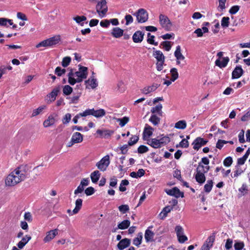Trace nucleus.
Segmentation results:
<instances>
[{"instance_id":"nucleus-37","label":"nucleus","mask_w":250,"mask_h":250,"mask_svg":"<svg viewBox=\"0 0 250 250\" xmlns=\"http://www.w3.org/2000/svg\"><path fill=\"white\" fill-rule=\"evenodd\" d=\"M105 115V111L104 109L95 110L93 108L92 116L96 118H101Z\"/></svg>"},{"instance_id":"nucleus-41","label":"nucleus","mask_w":250,"mask_h":250,"mask_svg":"<svg viewBox=\"0 0 250 250\" xmlns=\"http://www.w3.org/2000/svg\"><path fill=\"white\" fill-rule=\"evenodd\" d=\"M153 56L157 60V61H165V56L163 53L160 50H157L154 52Z\"/></svg>"},{"instance_id":"nucleus-45","label":"nucleus","mask_w":250,"mask_h":250,"mask_svg":"<svg viewBox=\"0 0 250 250\" xmlns=\"http://www.w3.org/2000/svg\"><path fill=\"white\" fill-rule=\"evenodd\" d=\"M116 120L119 123V125L121 127H123L129 122V119L128 117L125 116L122 118H117Z\"/></svg>"},{"instance_id":"nucleus-18","label":"nucleus","mask_w":250,"mask_h":250,"mask_svg":"<svg viewBox=\"0 0 250 250\" xmlns=\"http://www.w3.org/2000/svg\"><path fill=\"white\" fill-rule=\"evenodd\" d=\"M86 88L94 89L98 86V83L95 76H90L88 80L85 81Z\"/></svg>"},{"instance_id":"nucleus-48","label":"nucleus","mask_w":250,"mask_h":250,"mask_svg":"<svg viewBox=\"0 0 250 250\" xmlns=\"http://www.w3.org/2000/svg\"><path fill=\"white\" fill-rule=\"evenodd\" d=\"M229 23V18L228 17H224L222 18L221 24L223 28H227Z\"/></svg>"},{"instance_id":"nucleus-28","label":"nucleus","mask_w":250,"mask_h":250,"mask_svg":"<svg viewBox=\"0 0 250 250\" xmlns=\"http://www.w3.org/2000/svg\"><path fill=\"white\" fill-rule=\"evenodd\" d=\"M243 73V70L241 66H237L232 72V79L239 78Z\"/></svg>"},{"instance_id":"nucleus-30","label":"nucleus","mask_w":250,"mask_h":250,"mask_svg":"<svg viewBox=\"0 0 250 250\" xmlns=\"http://www.w3.org/2000/svg\"><path fill=\"white\" fill-rule=\"evenodd\" d=\"M158 88L157 84H153L151 85L147 86L144 87L142 90V92L145 94L147 95L152 92L155 91Z\"/></svg>"},{"instance_id":"nucleus-24","label":"nucleus","mask_w":250,"mask_h":250,"mask_svg":"<svg viewBox=\"0 0 250 250\" xmlns=\"http://www.w3.org/2000/svg\"><path fill=\"white\" fill-rule=\"evenodd\" d=\"M31 239V236L30 235H26L17 243V246L19 249H22Z\"/></svg>"},{"instance_id":"nucleus-26","label":"nucleus","mask_w":250,"mask_h":250,"mask_svg":"<svg viewBox=\"0 0 250 250\" xmlns=\"http://www.w3.org/2000/svg\"><path fill=\"white\" fill-rule=\"evenodd\" d=\"M144 34L141 31L135 32L132 36V40L135 43L141 42L144 39Z\"/></svg>"},{"instance_id":"nucleus-53","label":"nucleus","mask_w":250,"mask_h":250,"mask_svg":"<svg viewBox=\"0 0 250 250\" xmlns=\"http://www.w3.org/2000/svg\"><path fill=\"white\" fill-rule=\"evenodd\" d=\"M118 209L122 213L125 214L129 211V207L127 205H122L118 207Z\"/></svg>"},{"instance_id":"nucleus-57","label":"nucleus","mask_w":250,"mask_h":250,"mask_svg":"<svg viewBox=\"0 0 250 250\" xmlns=\"http://www.w3.org/2000/svg\"><path fill=\"white\" fill-rule=\"evenodd\" d=\"M139 137L136 136H132L129 139V141L128 142V144L129 146H133L134 144H135L138 141Z\"/></svg>"},{"instance_id":"nucleus-40","label":"nucleus","mask_w":250,"mask_h":250,"mask_svg":"<svg viewBox=\"0 0 250 250\" xmlns=\"http://www.w3.org/2000/svg\"><path fill=\"white\" fill-rule=\"evenodd\" d=\"M130 225V222L128 220H125L118 225V229H127Z\"/></svg>"},{"instance_id":"nucleus-42","label":"nucleus","mask_w":250,"mask_h":250,"mask_svg":"<svg viewBox=\"0 0 250 250\" xmlns=\"http://www.w3.org/2000/svg\"><path fill=\"white\" fill-rule=\"evenodd\" d=\"M187 127V123L185 120H180L175 124L174 127L179 129H184Z\"/></svg>"},{"instance_id":"nucleus-38","label":"nucleus","mask_w":250,"mask_h":250,"mask_svg":"<svg viewBox=\"0 0 250 250\" xmlns=\"http://www.w3.org/2000/svg\"><path fill=\"white\" fill-rule=\"evenodd\" d=\"M143 239V233L139 232L137 234V237L134 238L133 240V244L136 246L139 247L141 245Z\"/></svg>"},{"instance_id":"nucleus-15","label":"nucleus","mask_w":250,"mask_h":250,"mask_svg":"<svg viewBox=\"0 0 250 250\" xmlns=\"http://www.w3.org/2000/svg\"><path fill=\"white\" fill-rule=\"evenodd\" d=\"M57 121L56 116L54 114H50L43 121L42 125L44 128L52 127L56 124Z\"/></svg>"},{"instance_id":"nucleus-29","label":"nucleus","mask_w":250,"mask_h":250,"mask_svg":"<svg viewBox=\"0 0 250 250\" xmlns=\"http://www.w3.org/2000/svg\"><path fill=\"white\" fill-rule=\"evenodd\" d=\"M229 58L228 57L222 58V61H221L220 59H217L215 61V63L216 66H218L220 68H224L225 67L229 62Z\"/></svg>"},{"instance_id":"nucleus-43","label":"nucleus","mask_w":250,"mask_h":250,"mask_svg":"<svg viewBox=\"0 0 250 250\" xmlns=\"http://www.w3.org/2000/svg\"><path fill=\"white\" fill-rule=\"evenodd\" d=\"M73 91V88L69 85H65L62 87V92L64 96L70 95Z\"/></svg>"},{"instance_id":"nucleus-47","label":"nucleus","mask_w":250,"mask_h":250,"mask_svg":"<svg viewBox=\"0 0 250 250\" xmlns=\"http://www.w3.org/2000/svg\"><path fill=\"white\" fill-rule=\"evenodd\" d=\"M213 182L212 180H208L204 186V190L207 193H209L212 189Z\"/></svg>"},{"instance_id":"nucleus-17","label":"nucleus","mask_w":250,"mask_h":250,"mask_svg":"<svg viewBox=\"0 0 250 250\" xmlns=\"http://www.w3.org/2000/svg\"><path fill=\"white\" fill-rule=\"evenodd\" d=\"M154 129L148 124H146L143 133V138L146 142L147 140L150 139V137L152 136Z\"/></svg>"},{"instance_id":"nucleus-46","label":"nucleus","mask_w":250,"mask_h":250,"mask_svg":"<svg viewBox=\"0 0 250 250\" xmlns=\"http://www.w3.org/2000/svg\"><path fill=\"white\" fill-rule=\"evenodd\" d=\"M44 105L40 106L37 108L34 109L32 111V117H35L42 113L43 110L45 108Z\"/></svg>"},{"instance_id":"nucleus-51","label":"nucleus","mask_w":250,"mask_h":250,"mask_svg":"<svg viewBox=\"0 0 250 250\" xmlns=\"http://www.w3.org/2000/svg\"><path fill=\"white\" fill-rule=\"evenodd\" d=\"M129 184V182L127 180H123L121 181L119 187V190L122 192L125 191L126 190V186Z\"/></svg>"},{"instance_id":"nucleus-7","label":"nucleus","mask_w":250,"mask_h":250,"mask_svg":"<svg viewBox=\"0 0 250 250\" xmlns=\"http://www.w3.org/2000/svg\"><path fill=\"white\" fill-rule=\"evenodd\" d=\"M134 15L136 16L137 21L139 23H144L147 21L148 18V13L144 8L139 9Z\"/></svg>"},{"instance_id":"nucleus-33","label":"nucleus","mask_w":250,"mask_h":250,"mask_svg":"<svg viewBox=\"0 0 250 250\" xmlns=\"http://www.w3.org/2000/svg\"><path fill=\"white\" fill-rule=\"evenodd\" d=\"M96 132L103 137L107 138L113 133V131L110 130L98 129Z\"/></svg>"},{"instance_id":"nucleus-6","label":"nucleus","mask_w":250,"mask_h":250,"mask_svg":"<svg viewBox=\"0 0 250 250\" xmlns=\"http://www.w3.org/2000/svg\"><path fill=\"white\" fill-rule=\"evenodd\" d=\"M159 21L161 26L165 30L168 31L171 30L172 23L167 16L160 14L159 16Z\"/></svg>"},{"instance_id":"nucleus-55","label":"nucleus","mask_w":250,"mask_h":250,"mask_svg":"<svg viewBox=\"0 0 250 250\" xmlns=\"http://www.w3.org/2000/svg\"><path fill=\"white\" fill-rule=\"evenodd\" d=\"M81 94L79 93L76 95H74L71 97L67 98V99L70 100V103L72 104H76L78 103V101L80 97Z\"/></svg>"},{"instance_id":"nucleus-10","label":"nucleus","mask_w":250,"mask_h":250,"mask_svg":"<svg viewBox=\"0 0 250 250\" xmlns=\"http://www.w3.org/2000/svg\"><path fill=\"white\" fill-rule=\"evenodd\" d=\"M110 164L109 156L106 155L103 157L100 161L96 164L97 168L102 171H104L106 170L107 167Z\"/></svg>"},{"instance_id":"nucleus-16","label":"nucleus","mask_w":250,"mask_h":250,"mask_svg":"<svg viewBox=\"0 0 250 250\" xmlns=\"http://www.w3.org/2000/svg\"><path fill=\"white\" fill-rule=\"evenodd\" d=\"M165 191L167 195L174 196L177 198L184 197V193L181 192L177 187H174L172 189H166Z\"/></svg>"},{"instance_id":"nucleus-2","label":"nucleus","mask_w":250,"mask_h":250,"mask_svg":"<svg viewBox=\"0 0 250 250\" xmlns=\"http://www.w3.org/2000/svg\"><path fill=\"white\" fill-rule=\"evenodd\" d=\"M170 138L164 134L158 136L157 138H151L147 140V144L154 148H161L170 142Z\"/></svg>"},{"instance_id":"nucleus-61","label":"nucleus","mask_w":250,"mask_h":250,"mask_svg":"<svg viewBox=\"0 0 250 250\" xmlns=\"http://www.w3.org/2000/svg\"><path fill=\"white\" fill-rule=\"evenodd\" d=\"M165 65V61H157L156 65V69L158 71H161L163 69L164 65Z\"/></svg>"},{"instance_id":"nucleus-36","label":"nucleus","mask_w":250,"mask_h":250,"mask_svg":"<svg viewBox=\"0 0 250 250\" xmlns=\"http://www.w3.org/2000/svg\"><path fill=\"white\" fill-rule=\"evenodd\" d=\"M73 19L77 23L83 26L84 25V21H86L87 18L84 16H77L73 17Z\"/></svg>"},{"instance_id":"nucleus-31","label":"nucleus","mask_w":250,"mask_h":250,"mask_svg":"<svg viewBox=\"0 0 250 250\" xmlns=\"http://www.w3.org/2000/svg\"><path fill=\"white\" fill-rule=\"evenodd\" d=\"M163 106L162 104H159L156 105L155 106L152 107L151 109V114H156L159 116H163V111H162Z\"/></svg>"},{"instance_id":"nucleus-35","label":"nucleus","mask_w":250,"mask_h":250,"mask_svg":"<svg viewBox=\"0 0 250 250\" xmlns=\"http://www.w3.org/2000/svg\"><path fill=\"white\" fill-rule=\"evenodd\" d=\"M172 209V207L170 206L165 207L162 211L159 214V216L162 219H164L166 218L167 215V213L170 212Z\"/></svg>"},{"instance_id":"nucleus-23","label":"nucleus","mask_w":250,"mask_h":250,"mask_svg":"<svg viewBox=\"0 0 250 250\" xmlns=\"http://www.w3.org/2000/svg\"><path fill=\"white\" fill-rule=\"evenodd\" d=\"M131 241L129 239L124 238L120 241L117 245V248L119 250H123L130 245Z\"/></svg>"},{"instance_id":"nucleus-25","label":"nucleus","mask_w":250,"mask_h":250,"mask_svg":"<svg viewBox=\"0 0 250 250\" xmlns=\"http://www.w3.org/2000/svg\"><path fill=\"white\" fill-rule=\"evenodd\" d=\"M152 228V226H150L145 231V238L146 242H151L153 240L154 233L150 229Z\"/></svg>"},{"instance_id":"nucleus-56","label":"nucleus","mask_w":250,"mask_h":250,"mask_svg":"<svg viewBox=\"0 0 250 250\" xmlns=\"http://www.w3.org/2000/svg\"><path fill=\"white\" fill-rule=\"evenodd\" d=\"M71 59L70 57H65L63 58L62 62V65L64 67H67L70 63Z\"/></svg>"},{"instance_id":"nucleus-60","label":"nucleus","mask_w":250,"mask_h":250,"mask_svg":"<svg viewBox=\"0 0 250 250\" xmlns=\"http://www.w3.org/2000/svg\"><path fill=\"white\" fill-rule=\"evenodd\" d=\"M232 163V159L229 156L225 159L223 161V164L225 167H229Z\"/></svg>"},{"instance_id":"nucleus-63","label":"nucleus","mask_w":250,"mask_h":250,"mask_svg":"<svg viewBox=\"0 0 250 250\" xmlns=\"http://www.w3.org/2000/svg\"><path fill=\"white\" fill-rule=\"evenodd\" d=\"M125 19V25H128L129 24L132 23L133 21V18L132 16L130 15H126Z\"/></svg>"},{"instance_id":"nucleus-12","label":"nucleus","mask_w":250,"mask_h":250,"mask_svg":"<svg viewBox=\"0 0 250 250\" xmlns=\"http://www.w3.org/2000/svg\"><path fill=\"white\" fill-rule=\"evenodd\" d=\"M20 182V181H18V177L14 174L13 171L10 172L5 180L6 185L9 187L14 186Z\"/></svg>"},{"instance_id":"nucleus-62","label":"nucleus","mask_w":250,"mask_h":250,"mask_svg":"<svg viewBox=\"0 0 250 250\" xmlns=\"http://www.w3.org/2000/svg\"><path fill=\"white\" fill-rule=\"evenodd\" d=\"M148 150V148L146 146L141 145L138 148V152L142 154L147 152Z\"/></svg>"},{"instance_id":"nucleus-3","label":"nucleus","mask_w":250,"mask_h":250,"mask_svg":"<svg viewBox=\"0 0 250 250\" xmlns=\"http://www.w3.org/2000/svg\"><path fill=\"white\" fill-rule=\"evenodd\" d=\"M61 41V36L57 35L41 42L36 45V47L37 48L41 47H53L59 44Z\"/></svg>"},{"instance_id":"nucleus-54","label":"nucleus","mask_w":250,"mask_h":250,"mask_svg":"<svg viewBox=\"0 0 250 250\" xmlns=\"http://www.w3.org/2000/svg\"><path fill=\"white\" fill-rule=\"evenodd\" d=\"M147 42L148 43L151 44H154L155 45H157L158 44L157 42H155L154 39L155 38L154 36L152 35L150 33H147Z\"/></svg>"},{"instance_id":"nucleus-19","label":"nucleus","mask_w":250,"mask_h":250,"mask_svg":"<svg viewBox=\"0 0 250 250\" xmlns=\"http://www.w3.org/2000/svg\"><path fill=\"white\" fill-rule=\"evenodd\" d=\"M207 142V140L201 137H197L192 143L193 148L194 149L198 150L202 146L205 145Z\"/></svg>"},{"instance_id":"nucleus-1","label":"nucleus","mask_w":250,"mask_h":250,"mask_svg":"<svg viewBox=\"0 0 250 250\" xmlns=\"http://www.w3.org/2000/svg\"><path fill=\"white\" fill-rule=\"evenodd\" d=\"M78 70L70 69L67 74L68 83L71 85L80 83L85 79L88 75V68L85 66L79 64Z\"/></svg>"},{"instance_id":"nucleus-32","label":"nucleus","mask_w":250,"mask_h":250,"mask_svg":"<svg viewBox=\"0 0 250 250\" xmlns=\"http://www.w3.org/2000/svg\"><path fill=\"white\" fill-rule=\"evenodd\" d=\"M195 178L196 182L200 185L203 184L206 181L205 173L202 172L196 171V173L195 174Z\"/></svg>"},{"instance_id":"nucleus-11","label":"nucleus","mask_w":250,"mask_h":250,"mask_svg":"<svg viewBox=\"0 0 250 250\" xmlns=\"http://www.w3.org/2000/svg\"><path fill=\"white\" fill-rule=\"evenodd\" d=\"M174 55L176 58V64L181 67H183L185 64L182 63L181 62L185 60V57L182 53L181 47L180 45L176 46Z\"/></svg>"},{"instance_id":"nucleus-20","label":"nucleus","mask_w":250,"mask_h":250,"mask_svg":"<svg viewBox=\"0 0 250 250\" xmlns=\"http://www.w3.org/2000/svg\"><path fill=\"white\" fill-rule=\"evenodd\" d=\"M83 200L81 199H78L75 201V207L73 210L68 209L67 212L69 215H73L77 214L81 209L82 206Z\"/></svg>"},{"instance_id":"nucleus-34","label":"nucleus","mask_w":250,"mask_h":250,"mask_svg":"<svg viewBox=\"0 0 250 250\" xmlns=\"http://www.w3.org/2000/svg\"><path fill=\"white\" fill-rule=\"evenodd\" d=\"M160 117V116L159 117V116L156 114H151L149 119V121L151 122L153 125L157 126L160 123L161 118Z\"/></svg>"},{"instance_id":"nucleus-39","label":"nucleus","mask_w":250,"mask_h":250,"mask_svg":"<svg viewBox=\"0 0 250 250\" xmlns=\"http://www.w3.org/2000/svg\"><path fill=\"white\" fill-rule=\"evenodd\" d=\"M101 174L98 170H95L91 173L90 178L93 183H96L99 180Z\"/></svg>"},{"instance_id":"nucleus-13","label":"nucleus","mask_w":250,"mask_h":250,"mask_svg":"<svg viewBox=\"0 0 250 250\" xmlns=\"http://www.w3.org/2000/svg\"><path fill=\"white\" fill-rule=\"evenodd\" d=\"M60 89L59 86L54 88L52 91L48 94L45 97L44 100L45 102L48 104H50L56 100V98L60 92Z\"/></svg>"},{"instance_id":"nucleus-5","label":"nucleus","mask_w":250,"mask_h":250,"mask_svg":"<svg viewBox=\"0 0 250 250\" xmlns=\"http://www.w3.org/2000/svg\"><path fill=\"white\" fill-rule=\"evenodd\" d=\"M83 140V136L79 132H76L72 135L70 141L67 144V147H72L75 144H80Z\"/></svg>"},{"instance_id":"nucleus-21","label":"nucleus","mask_w":250,"mask_h":250,"mask_svg":"<svg viewBox=\"0 0 250 250\" xmlns=\"http://www.w3.org/2000/svg\"><path fill=\"white\" fill-rule=\"evenodd\" d=\"M58 233V229H54L46 232V236L43 238V242L47 243L53 239Z\"/></svg>"},{"instance_id":"nucleus-58","label":"nucleus","mask_w":250,"mask_h":250,"mask_svg":"<svg viewBox=\"0 0 250 250\" xmlns=\"http://www.w3.org/2000/svg\"><path fill=\"white\" fill-rule=\"evenodd\" d=\"M66 70L64 68H62L61 67H57L55 71V74L58 76H61L64 74Z\"/></svg>"},{"instance_id":"nucleus-64","label":"nucleus","mask_w":250,"mask_h":250,"mask_svg":"<svg viewBox=\"0 0 250 250\" xmlns=\"http://www.w3.org/2000/svg\"><path fill=\"white\" fill-rule=\"evenodd\" d=\"M84 192L87 196H90L94 193L95 189L93 187H89L85 189Z\"/></svg>"},{"instance_id":"nucleus-52","label":"nucleus","mask_w":250,"mask_h":250,"mask_svg":"<svg viewBox=\"0 0 250 250\" xmlns=\"http://www.w3.org/2000/svg\"><path fill=\"white\" fill-rule=\"evenodd\" d=\"M244 246L243 242L235 241L234 248L235 250H242L244 248Z\"/></svg>"},{"instance_id":"nucleus-27","label":"nucleus","mask_w":250,"mask_h":250,"mask_svg":"<svg viewBox=\"0 0 250 250\" xmlns=\"http://www.w3.org/2000/svg\"><path fill=\"white\" fill-rule=\"evenodd\" d=\"M124 30L120 27H114L111 31L112 36L115 38H120L124 35Z\"/></svg>"},{"instance_id":"nucleus-8","label":"nucleus","mask_w":250,"mask_h":250,"mask_svg":"<svg viewBox=\"0 0 250 250\" xmlns=\"http://www.w3.org/2000/svg\"><path fill=\"white\" fill-rule=\"evenodd\" d=\"M12 171L18 177V181H20L21 182L24 180L27 177V171L25 167L23 166H21L16 168Z\"/></svg>"},{"instance_id":"nucleus-9","label":"nucleus","mask_w":250,"mask_h":250,"mask_svg":"<svg viewBox=\"0 0 250 250\" xmlns=\"http://www.w3.org/2000/svg\"><path fill=\"white\" fill-rule=\"evenodd\" d=\"M209 159L206 157H203L201 159V161L199 163L198 166L196 169V171L202 172L204 173H207L209 170Z\"/></svg>"},{"instance_id":"nucleus-22","label":"nucleus","mask_w":250,"mask_h":250,"mask_svg":"<svg viewBox=\"0 0 250 250\" xmlns=\"http://www.w3.org/2000/svg\"><path fill=\"white\" fill-rule=\"evenodd\" d=\"M9 25H12L13 28H16L17 27V25L14 24L12 20L5 18H0V26L8 27Z\"/></svg>"},{"instance_id":"nucleus-4","label":"nucleus","mask_w":250,"mask_h":250,"mask_svg":"<svg viewBox=\"0 0 250 250\" xmlns=\"http://www.w3.org/2000/svg\"><path fill=\"white\" fill-rule=\"evenodd\" d=\"M96 9L99 17L101 18L104 17L107 11L106 0H101L98 2L96 5Z\"/></svg>"},{"instance_id":"nucleus-44","label":"nucleus","mask_w":250,"mask_h":250,"mask_svg":"<svg viewBox=\"0 0 250 250\" xmlns=\"http://www.w3.org/2000/svg\"><path fill=\"white\" fill-rule=\"evenodd\" d=\"M171 79L175 81L179 77V74L177 69L173 67L170 70Z\"/></svg>"},{"instance_id":"nucleus-14","label":"nucleus","mask_w":250,"mask_h":250,"mask_svg":"<svg viewBox=\"0 0 250 250\" xmlns=\"http://www.w3.org/2000/svg\"><path fill=\"white\" fill-rule=\"evenodd\" d=\"M214 241L215 235L209 236L202 246L200 250H209L212 247Z\"/></svg>"},{"instance_id":"nucleus-59","label":"nucleus","mask_w":250,"mask_h":250,"mask_svg":"<svg viewBox=\"0 0 250 250\" xmlns=\"http://www.w3.org/2000/svg\"><path fill=\"white\" fill-rule=\"evenodd\" d=\"M93 108L87 109L83 112L80 113V115L81 117H86L88 115H92Z\"/></svg>"},{"instance_id":"nucleus-49","label":"nucleus","mask_w":250,"mask_h":250,"mask_svg":"<svg viewBox=\"0 0 250 250\" xmlns=\"http://www.w3.org/2000/svg\"><path fill=\"white\" fill-rule=\"evenodd\" d=\"M235 168L236 170L234 171L233 175H231L232 178L237 177L244 172V170L239 166H236Z\"/></svg>"},{"instance_id":"nucleus-50","label":"nucleus","mask_w":250,"mask_h":250,"mask_svg":"<svg viewBox=\"0 0 250 250\" xmlns=\"http://www.w3.org/2000/svg\"><path fill=\"white\" fill-rule=\"evenodd\" d=\"M175 231L176 233L177 238L180 236L184 235V229L183 227L180 225L176 226L175 228Z\"/></svg>"}]
</instances>
